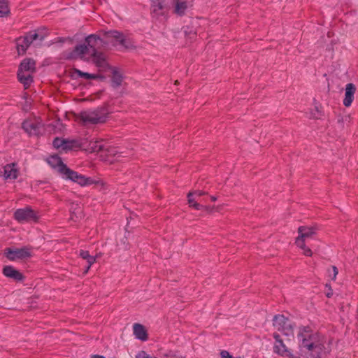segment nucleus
<instances>
[{"mask_svg": "<svg viewBox=\"0 0 358 358\" xmlns=\"http://www.w3.org/2000/svg\"><path fill=\"white\" fill-rule=\"evenodd\" d=\"M46 162L63 179L77 182L81 186L92 185L94 182L91 178H86L85 176L69 169L57 155L50 156L46 159Z\"/></svg>", "mask_w": 358, "mask_h": 358, "instance_id": "1", "label": "nucleus"}, {"mask_svg": "<svg viewBox=\"0 0 358 358\" xmlns=\"http://www.w3.org/2000/svg\"><path fill=\"white\" fill-rule=\"evenodd\" d=\"M109 43L110 39L107 38L105 34L103 38L96 34H91L86 37L84 44L76 45L69 54L67 58L76 59L83 57L85 55H91L99 52L105 48Z\"/></svg>", "mask_w": 358, "mask_h": 358, "instance_id": "2", "label": "nucleus"}, {"mask_svg": "<svg viewBox=\"0 0 358 358\" xmlns=\"http://www.w3.org/2000/svg\"><path fill=\"white\" fill-rule=\"evenodd\" d=\"M109 113L106 106H101L94 110L81 111L76 115V119L84 125L96 124L105 122Z\"/></svg>", "mask_w": 358, "mask_h": 358, "instance_id": "3", "label": "nucleus"}, {"mask_svg": "<svg viewBox=\"0 0 358 358\" xmlns=\"http://www.w3.org/2000/svg\"><path fill=\"white\" fill-rule=\"evenodd\" d=\"M45 38V34L43 29L31 31L25 36L16 39V48L19 55L25 53L27 49L31 44L34 45H41Z\"/></svg>", "mask_w": 358, "mask_h": 358, "instance_id": "4", "label": "nucleus"}, {"mask_svg": "<svg viewBox=\"0 0 358 358\" xmlns=\"http://www.w3.org/2000/svg\"><path fill=\"white\" fill-rule=\"evenodd\" d=\"M273 325L276 330L285 336L294 334L295 324L284 315H275L273 318Z\"/></svg>", "mask_w": 358, "mask_h": 358, "instance_id": "5", "label": "nucleus"}, {"mask_svg": "<svg viewBox=\"0 0 358 358\" xmlns=\"http://www.w3.org/2000/svg\"><path fill=\"white\" fill-rule=\"evenodd\" d=\"M298 232L299 236L296 239V245L303 250V254L306 256L310 257L312 255V251L309 248L306 247L305 241L306 238L312 237V236L315 234V229L301 226L299 227Z\"/></svg>", "mask_w": 358, "mask_h": 358, "instance_id": "6", "label": "nucleus"}, {"mask_svg": "<svg viewBox=\"0 0 358 358\" xmlns=\"http://www.w3.org/2000/svg\"><path fill=\"white\" fill-rule=\"evenodd\" d=\"M105 35L107 38L110 39V43H113L114 45L118 43L126 49L134 47V43L130 38L126 37L117 31L110 30L106 31Z\"/></svg>", "mask_w": 358, "mask_h": 358, "instance_id": "7", "label": "nucleus"}, {"mask_svg": "<svg viewBox=\"0 0 358 358\" xmlns=\"http://www.w3.org/2000/svg\"><path fill=\"white\" fill-rule=\"evenodd\" d=\"M4 255L10 261H16L27 259L31 254L26 248H7L4 250Z\"/></svg>", "mask_w": 358, "mask_h": 358, "instance_id": "8", "label": "nucleus"}, {"mask_svg": "<svg viewBox=\"0 0 358 358\" xmlns=\"http://www.w3.org/2000/svg\"><path fill=\"white\" fill-rule=\"evenodd\" d=\"M22 128L30 135L39 136L44 130V124L38 119L25 120L22 122Z\"/></svg>", "mask_w": 358, "mask_h": 358, "instance_id": "9", "label": "nucleus"}, {"mask_svg": "<svg viewBox=\"0 0 358 358\" xmlns=\"http://www.w3.org/2000/svg\"><path fill=\"white\" fill-rule=\"evenodd\" d=\"M14 217L20 222L36 221L37 220L35 212L29 207L17 209L14 213Z\"/></svg>", "mask_w": 358, "mask_h": 358, "instance_id": "10", "label": "nucleus"}, {"mask_svg": "<svg viewBox=\"0 0 358 358\" xmlns=\"http://www.w3.org/2000/svg\"><path fill=\"white\" fill-rule=\"evenodd\" d=\"M172 0H151L152 12L157 15H164L169 10Z\"/></svg>", "mask_w": 358, "mask_h": 358, "instance_id": "11", "label": "nucleus"}, {"mask_svg": "<svg viewBox=\"0 0 358 358\" xmlns=\"http://www.w3.org/2000/svg\"><path fill=\"white\" fill-rule=\"evenodd\" d=\"M103 141L102 139L96 141H90L89 143L88 146L87 148L85 147L84 148L90 150V152H99L104 151L108 153L109 155H115L112 152V148L109 145L103 144Z\"/></svg>", "mask_w": 358, "mask_h": 358, "instance_id": "12", "label": "nucleus"}, {"mask_svg": "<svg viewBox=\"0 0 358 358\" xmlns=\"http://www.w3.org/2000/svg\"><path fill=\"white\" fill-rule=\"evenodd\" d=\"M356 92V86L353 83H348L345 86V98L343 99V105L345 107L351 106L354 100V94Z\"/></svg>", "mask_w": 358, "mask_h": 358, "instance_id": "13", "label": "nucleus"}, {"mask_svg": "<svg viewBox=\"0 0 358 358\" xmlns=\"http://www.w3.org/2000/svg\"><path fill=\"white\" fill-rule=\"evenodd\" d=\"M3 273L5 276L12 278L15 281H22L24 277L19 271L12 266H6L3 268Z\"/></svg>", "mask_w": 358, "mask_h": 358, "instance_id": "14", "label": "nucleus"}, {"mask_svg": "<svg viewBox=\"0 0 358 358\" xmlns=\"http://www.w3.org/2000/svg\"><path fill=\"white\" fill-rule=\"evenodd\" d=\"M90 55L92 57L93 62L97 67L106 69L108 66L106 55L101 50L95 52Z\"/></svg>", "mask_w": 358, "mask_h": 358, "instance_id": "15", "label": "nucleus"}, {"mask_svg": "<svg viewBox=\"0 0 358 358\" xmlns=\"http://www.w3.org/2000/svg\"><path fill=\"white\" fill-rule=\"evenodd\" d=\"M274 352L281 356L288 357L289 358H294L293 355L285 345L282 340L277 338L274 347Z\"/></svg>", "mask_w": 358, "mask_h": 358, "instance_id": "16", "label": "nucleus"}, {"mask_svg": "<svg viewBox=\"0 0 358 358\" xmlns=\"http://www.w3.org/2000/svg\"><path fill=\"white\" fill-rule=\"evenodd\" d=\"M15 164H8L3 167V177L5 179L14 180L16 179L18 174L17 169Z\"/></svg>", "mask_w": 358, "mask_h": 358, "instance_id": "17", "label": "nucleus"}, {"mask_svg": "<svg viewBox=\"0 0 358 358\" xmlns=\"http://www.w3.org/2000/svg\"><path fill=\"white\" fill-rule=\"evenodd\" d=\"M35 61L30 58H26L20 63L18 71L26 73H33L35 71Z\"/></svg>", "mask_w": 358, "mask_h": 358, "instance_id": "18", "label": "nucleus"}, {"mask_svg": "<svg viewBox=\"0 0 358 358\" xmlns=\"http://www.w3.org/2000/svg\"><path fill=\"white\" fill-rule=\"evenodd\" d=\"M85 143L81 139H66L65 147L63 148V150L69 151L75 149L84 148L85 147Z\"/></svg>", "mask_w": 358, "mask_h": 358, "instance_id": "19", "label": "nucleus"}, {"mask_svg": "<svg viewBox=\"0 0 358 358\" xmlns=\"http://www.w3.org/2000/svg\"><path fill=\"white\" fill-rule=\"evenodd\" d=\"M194 194L192 192H189L187 194L188 203L189 204L190 207H193L196 210H204L208 212H211L213 208L200 204L197 201L195 200V199L192 198Z\"/></svg>", "mask_w": 358, "mask_h": 358, "instance_id": "20", "label": "nucleus"}, {"mask_svg": "<svg viewBox=\"0 0 358 358\" xmlns=\"http://www.w3.org/2000/svg\"><path fill=\"white\" fill-rule=\"evenodd\" d=\"M18 80L23 84L25 89L28 88L33 81V78L30 73L22 72L17 71Z\"/></svg>", "mask_w": 358, "mask_h": 358, "instance_id": "21", "label": "nucleus"}, {"mask_svg": "<svg viewBox=\"0 0 358 358\" xmlns=\"http://www.w3.org/2000/svg\"><path fill=\"white\" fill-rule=\"evenodd\" d=\"M301 345L303 348H307L308 350L315 351V355L317 357L320 355L322 350V347L320 345H315L313 343L310 342V341L307 338H303Z\"/></svg>", "mask_w": 358, "mask_h": 358, "instance_id": "22", "label": "nucleus"}, {"mask_svg": "<svg viewBox=\"0 0 358 358\" xmlns=\"http://www.w3.org/2000/svg\"><path fill=\"white\" fill-rule=\"evenodd\" d=\"M171 2H173V3L174 4L175 13L179 15H182L185 13V11L187 8L186 1L172 0Z\"/></svg>", "mask_w": 358, "mask_h": 358, "instance_id": "23", "label": "nucleus"}, {"mask_svg": "<svg viewBox=\"0 0 358 358\" xmlns=\"http://www.w3.org/2000/svg\"><path fill=\"white\" fill-rule=\"evenodd\" d=\"M111 80H112V86L113 87H117L120 85H121V84H122V76L117 70L113 69Z\"/></svg>", "mask_w": 358, "mask_h": 358, "instance_id": "24", "label": "nucleus"}, {"mask_svg": "<svg viewBox=\"0 0 358 358\" xmlns=\"http://www.w3.org/2000/svg\"><path fill=\"white\" fill-rule=\"evenodd\" d=\"M133 331L134 336H148L145 327L139 323H135L133 325Z\"/></svg>", "mask_w": 358, "mask_h": 358, "instance_id": "25", "label": "nucleus"}, {"mask_svg": "<svg viewBox=\"0 0 358 358\" xmlns=\"http://www.w3.org/2000/svg\"><path fill=\"white\" fill-rule=\"evenodd\" d=\"M62 124L59 120H55L52 122L46 124V131L51 133H55L57 130H60Z\"/></svg>", "mask_w": 358, "mask_h": 358, "instance_id": "26", "label": "nucleus"}, {"mask_svg": "<svg viewBox=\"0 0 358 358\" xmlns=\"http://www.w3.org/2000/svg\"><path fill=\"white\" fill-rule=\"evenodd\" d=\"M9 13L6 0H0V17L6 16Z\"/></svg>", "mask_w": 358, "mask_h": 358, "instance_id": "27", "label": "nucleus"}, {"mask_svg": "<svg viewBox=\"0 0 358 358\" xmlns=\"http://www.w3.org/2000/svg\"><path fill=\"white\" fill-rule=\"evenodd\" d=\"M66 139L60 138L59 137L55 138L52 141V145L55 149L62 148L63 150V148L65 147Z\"/></svg>", "mask_w": 358, "mask_h": 358, "instance_id": "28", "label": "nucleus"}, {"mask_svg": "<svg viewBox=\"0 0 358 358\" xmlns=\"http://www.w3.org/2000/svg\"><path fill=\"white\" fill-rule=\"evenodd\" d=\"M76 72L78 73V75L83 78L85 79H95L96 78V76L94 74H90L88 73L82 72L80 70H77Z\"/></svg>", "mask_w": 358, "mask_h": 358, "instance_id": "29", "label": "nucleus"}, {"mask_svg": "<svg viewBox=\"0 0 358 358\" xmlns=\"http://www.w3.org/2000/svg\"><path fill=\"white\" fill-rule=\"evenodd\" d=\"M311 332V328L309 326L299 327L297 336H303L304 334H308Z\"/></svg>", "mask_w": 358, "mask_h": 358, "instance_id": "30", "label": "nucleus"}, {"mask_svg": "<svg viewBox=\"0 0 358 358\" xmlns=\"http://www.w3.org/2000/svg\"><path fill=\"white\" fill-rule=\"evenodd\" d=\"M95 261H96V258L94 256L90 255V257L88 258V259H87V266L84 272L85 273L88 272L91 266L95 262Z\"/></svg>", "mask_w": 358, "mask_h": 358, "instance_id": "31", "label": "nucleus"}, {"mask_svg": "<svg viewBox=\"0 0 358 358\" xmlns=\"http://www.w3.org/2000/svg\"><path fill=\"white\" fill-rule=\"evenodd\" d=\"M79 255L84 259H88V258L90 257V255L88 251L87 250H80V253H79Z\"/></svg>", "mask_w": 358, "mask_h": 358, "instance_id": "32", "label": "nucleus"}, {"mask_svg": "<svg viewBox=\"0 0 358 358\" xmlns=\"http://www.w3.org/2000/svg\"><path fill=\"white\" fill-rule=\"evenodd\" d=\"M136 358H152V357L148 355L145 351H141L136 355Z\"/></svg>", "mask_w": 358, "mask_h": 358, "instance_id": "33", "label": "nucleus"}, {"mask_svg": "<svg viewBox=\"0 0 358 358\" xmlns=\"http://www.w3.org/2000/svg\"><path fill=\"white\" fill-rule=\"evenodd\" d=\"M185 34L186 36H187L190 39H194L196 36V32L193 31L192 30L188 32L187 30L185 31Z\"/></svg>", "mask_w": 358, "mask_h": 358, "instance_id": "34", "label": "nucleus"}, {"mask_svg": "<svg viewBox=\"0 0 358 358\" xmlns=\"http://www.w3.org/2000/svg\"><path fill=\"white\" fill-rule=\"evenodd\" d=\"M220 356L222 358H233V357L227 350H222L220 352Z\"/></svg>", "mask_w": 358, "mask_h": 358, "instance_id": "35", "label": "nucleus"}, {"mask_svg": "<svg viewBox=\"0 0 358 358\" xmlns=\"http://www.w3.org/2000/svg\"><path fill=\"white\" fill-rule=\"evenodd\" d=\"M194 195H196L198 197H200L203 195H205L207 194L206 192H204L203 190H196L192 192Z\"/></svg>", "mask_w": 358, "mask_h": 358, "instance_id": "36", "label": "nucleus"}, {"mask_svg": "<svg viewBox=\"0 0 358 358\" xmlns=\"http://www.w3.org/2000/svg\"><path fill=\"white\" fill-rule=\"evenodd\" d=\"M164 358H173L172 357H176V355L173 352H169L164 355Z\"/></svg>", "mask_w": 358, "mask_h": 358, "instance_id": "37", "label": "nucleus"}, {"mask_svg": "<svg viewBox=\"0 0 358 358\" xmlns=\"http://www.w3.org/2000/svg\"><path fill=\"white\" fill-rule=\"evenodd\" d=\"M332 269H333V271H334V277H333V279H335L336 278V275L338 274V268L336 266H332Z\"/></svg>", "mask_w": 358, "mask_h": 358, "instance_id": "38", "label": "nucleus"}, {"mask_svg": "<svg viewBox=\"0 0 358 358\" xmlns=\"http://www.w3.org/2000/svg\"><path fill=\"white\" fill-rule=\"evenodd\" d=\"M90 358H106V357L102 355H93L90 356Z\"/></svg>", "mask_w": 358, "mask_h": 358, "instance_id": "39", "label": "nucleus"}, {"mask_svg": "<svg viewBox=\"0 0 358 358\" xmlns=\"http://www.w3.org/2000/svg\"><path fill=\"white\" fill-rule=\"evenodd\" d=\"M210 199L212 201H215L217 200V197L214 196H210Z\"/></svg>", "mask_w": 358, "mask_h": 358, "instance_id": "40", "label": "nucleus"}, {"mask_svg": "<svg viewBox=\"0 0 358 358\" xmlns=\"http://www.w3.org/2000/svg\"><path fill=\"white\" fill-rule=\"evenodd\" d=\"M138 338H140L143 341H147L148 337H138Z\"/></svg>", "mask_w": 358, "mask_h": 358, "instance_id": "41", "label": "nucleus"}, {"mask_svg": "<svg viewBox=\"0 0 358 358\" xmlns=\"http://www.w3.org/2000/svg\"><path fill=\"white\" fill-rule=\"evenodd\" d=\"M331 296H332V293H331V292H328V293H327V296L328 298H330Z\"/></svg>", "mask_w": 358, "mask_h": 358, "instance_id": "42", "label": "nucleus"}, {"mask_svg": "<svg viewBox=\"0 0 358 358\" xmlns=\"http://www.w3.org/2000/svg\"><path fill=\"white\" fill-rule=\"evenodd\" d=\"M173 358H181V357H172Z\"/></svg>", "mask_w": 358, "mask_h": 358, "instance_id": "43", "label": "nucleus"}, {"mask_svg": "<svg viewBox=\"0 0 358 358\" xmlns=\"http://www.w3.org/2000/svg\"><path fill=\"white\" fill-rule=\"evenodd\" d=\"M233 358H241V357H233Z\"/></svg>", "mask_w": 358, "mask_h": 358, "instance_id": "44", "label": "nucleus"}, {"mask_svg": "<svg viewBox=\"0 0 358 358\" xmlns=\"http://www.w3.org/2000/svg\"><path fill=\"white\" fill-rule=\"evenodd\" d=\"M152 358H157V357H152Z\"/></svg>", "mask_w": 358, "mask_h": 358, "instance_id": "45", "label": "nucleus"}]
</instances>
